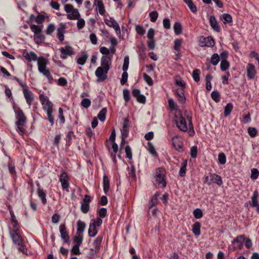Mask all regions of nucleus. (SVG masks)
Listing matches in <instances>:
<instances>
[{
	"label": "nucleus",
	"instance_id": "f257e3e1",
	"mask_svg": "<svg viewBox=\"0 0 259 259\" xmlns=\"http://www.w3.org/2000/svg\"><path fill=\"white\" fill-rule=\"evenodd\" d=\"M40 103L42 106L43 110L47 113V119L51 125L54 123V118L52 114L53 111V104L49 100L48 97L42 94L39 95Z\"/></svg>",
	"mask_w": 259,
	"mask_h": 259
},
{
	"label": "nucleus",
	"instance_id": "f03ea898",
	"mask_svg": "<svg viewBox=\"0 0 259 259\" xmlns=\"http://www.w3.org/2000/svg\"><path fill=\"white\" fill-rule=\"evenodd\" d=\"M13 109L15 114V118L17 121L15 122L17 125V131L20 132L21 135H23L25 132V130L23 127L24 126L26 121V117H25L23 111L16 105H13Z\"/></svg>",
	"mask_w": 259,
	"mask_h": 259
},
{
	"label": "nucleus",
	"instance_id": "7ed1b4c3",
	"mask_svg": "<svg viewBox=\"0 0 259 259\" xmlns=\"http://www.w3.org/2000/svg\"><path fill=\"white\" fill-rule=\"evenodd\" d=\"M36 61L38 71L46 76L50 82H51L53 78L49 69L47 68L49 63L48 60L44 57H39Z\"/></svg>",
	"mask_w": 259,
	"mask_h": 259
},
{
	"label": "nucleus",
	"instance_id": "20e7f679",
	"mask_svg": "<svg viewBox=\"0 0 259 259\" xmlns=\"http://www.w3.org/2000/svg\"><path fill=\"white\" fill-rule=\"evenodd\" d=\"M102 223L103 221L101 218L91 220L88 230V234L90 237H94L97 234L98 231L97 227L101 226Z\"/></svg>",
	"mask_w": 259,
	"mask_h": 259
},
{
	"label": "nucleus",
	"instance_id": "39448f33",
	"mask_svg": "<svg viewBox=\"0 0 259 259\" xmlns=\"http://www.w3.org/2000/svg\"><path fill=\"white\" fill-rule=\"evenodd\" d=\"M65 11L67 13V18L69 20L78 19L80 14L77 9H75L72 5L66 4L64 6Z\"/></svg>",
	"mask_w": 259,
	"mask_h": 259
},
{
	"label": "nucleus",
	"instance_id": "423d86ee",
	"mask_svg": "<svg viewBox=\"0 0 259 259\" xmlns=\"http://www.w3.org/2000/svg\"><path fill=\"white\" fill-rule=\"evenodd\" d=\"M187 117H189L187 116L186 117H185L182 115L176 116L175 121L177 127L182 132H186L188 131V125H187Z\"/></svg>",
	"mask_w": 259,
	"mask_h": 259
},
{
	"label": "nucleus",
	"instance_id": "0eeeda50",
	"mask_svg": "<svg viewBox=\"0 0 259 259\" xmlns=\"http://www.w3.org/2000/svg\"><path fill=\"white\" fill-rule=\"evenodd\" d=\"M105 24L110 27H112L115 30L117 35L120 34L121 30L120 26L117 21L113 17L105 18L104 19Z\"/></svg>",
	"mask_w": 259,
	"mask_h": 259
},
{
	"label": "nucleus",
	"instance_id": "6e6552de",
	"mask_svg": "<svg viewBox=\"0 0 259 259\" xmlns=\"http://www.w3.org/2000/svg\"><path fill=\"white\" fill-rule=\"evenodd\" d=\"M59 51L61 53L60 58L63 60L66 59L68 56H71L75 53L72 47L68 45L59 48Z\"/></svg>",
	"mask_w": 259,
	"mask_h": 259
},
{
	"label": "nucleus",
	"instance_id": "1a4fd4ad",
	"mask_svg": "<svg viewBox=\"0 0 259 259\" xmlns=\"http://www.w3.org/2000/svg\"><path fill=\"white\" fill-rule=\"evenodd\" d=\"M108 71L109 70L105 68L98 67L95 71V75L97 77V81L102 82L106 79Z\"/></svg>",
	"mask_w": 259,
	"mask_h": 259
},
{
	"label": "nucleus",
	"instance_id": "9d476101",
	"mask_svg": "<svg viewBox=\"0 0 259 259\" xmlns=\"http://www.w3.org/2000/svg\"><path fill=\"white\" fill-rule=\"evenodd\" d=\"M69 177L66 172H62L59 176V181L61 182L62 188L67 192H69Z\"/></svg>",
	"mask_w": 259,
	"mask_h": 259
},
{
	"label": "nucleus",
	"instance_id": "9b49d317",
	"mask_svg": "<svg viewBox=\"0 0 259 259\" xmlns=\"http://www.w3.org/2000/svg\"><path fill=\"white\" fill-rule=\"evenodd\" d=\"M156 181L158 184H161L162 187L164 188L166 185V182L165 179L164 172L162 168H159L156 172Z\"/></svg>",
	"mask_w": 259,
	"mask_h": 259
},
{
	"label": "nucleus",
	"instance_id": "f8f14e48",
	"mask_svg": "<svg viewBox=\"0 0 259 259\" xmlns=\"http://www.w3.org/2000/svg\"><path fill=\"white\" fill-rule=\"evenodd\" d=\"M59 232L61 234V237L64 242L67 244L70 245V240L65 224H61L60 225Z\"/></svg>",
	"mask_w": 259,
	"mask_h": 259
},
{
	"label": "nucleus",
	"instance_id": "ddd939ff",
	"mask_svg": "<svg viewBox=\"0 0 259 259\" xmlns=\"http://www.w3.org/2000/svg\"><path fill=\"white\" fill-rule=\"evenodd\" d=\"M112 56L104 55L101 58V67H103L107 70L110 69L111 65Z\"/></svg>",
	"mask_w": 259,
	"mask_h": 259
},
{
	"label": "nucleus",
	"instance_id": "4468645a",
	"mask_svg": "<svg viewBox=\"0 0 259 259\" xmlns=\"http://www.w3.org/2000/svg\"><path fill=\"white\" fill-rule=\"evenodd\" d=\"M257 74L255 67L251 63H248L246 66V75L248 79H254Z\"/></svg>",
	"mask_w": 259,
	"mask_h": 259
},
{
	"label": "nucleus",
	"instance_id": "2eb2a0df",
	"mask_svg": "<svg viewBox=\"0 0 259 259\" xmlns=\"http://www.w3.org/2000/svg\"><path fill=\"white\" fill-rule=\"evenodd\" d=\"M9 233L13 242L15 244L17 245L24 241L20 234V231H17V230H10Z\"/></svg>",
	"mask_w": 259,
	"mask_h": 259
},
{
	"label": "nucleus",
	"instance_id": "dca6fc26",
	"mask_svg": "<svg viewBox=\"0 0 259 259\" xmlns=\"http://www.w3.org/2000/svg\"><path fill=\"white\" fill-rule=\"evenodd\" d=\"M91 201V197L85 195L81 203V210L83 213H87L90 209V202Z\"/></svg>",
	"mask_w": 259,
	"mask_h": 259
},
{
	"label": "nucleus",
	"instance_id": "f3484780",
	"mask_svg": "<svg viewBox=\"0 0 259 259\" xmlns=\"http://www.w3.org/2000/svg\"><path fill=\"white\" fill-rule=\"evenodd\" d=\"M244 241V235H241L237 236L232 241L233 248L235 249H240L242 248Z\"/></svg>",
	"mask_w": 259,
	"mask_h": 259
},
{
	"label": "nucleus",
	"instance_id": "a211bd4d",
	"mask_svg": "<svg viewBox=\"0 0 259 259\" xmlns=\"http://www.w3.org/2000/svg\"><path fill=\"white\" fill-rule=\"evenodd\" d=\"M199 45L201 47H212L214 45V41L210 36L206 37L201 36L199 39Z\"/></svg>",
	"mask_w": 259,
	"mask_h": 259
},
{
	"label": "nucleus",
	"instance_id": "6ab92c4d",
	"mask_svg": "<svg viewBox=\"0 0 259 259\" xmlns=\"http://www.w3.org/2000/svg\"><path fill=\"white\" fill-rule=\"evenodd\" d=\"M130 124L128 118H124L122 127L121 130V138H126L129 133Z\"/></svg>",
	"mask_w": 259,
	"mask_h": 259
},
{
	"label": "nucleus",
	"instance_id": "aec40b11",
	"mask_svg": "<svg viewBox=\"0 0 259 259\" xmlns=\"http://www.w3.org/2000/svg\"><path fill=\"white\" fill-rule=\"evenodd\" d=\"M172 145L178 151H181L183 147V142L180 137L175 136L172 138Z\"/></svg>",
	"mask_w": 259,
	"mask_h": 259
},
{
	"label": "nucleus",
	"instance_id": "412c9836",
	"mask_svg": "<svg viewBox=\"0 0 259 259\" xmlns=\"http://www.w3.org/2000/svg\"><path fill=\"white\" fill-rule=\"evenodd\" d=\"M66 27V24L62 23L57 29V37L61 42L64 39V34L65 32Z\"/></svg>",
	"mask_w": 259,
	"mask_h": 259
},
{
	"label": "nucleus",
	"instance_id": "4be33fe9",
	"mask_svg": "<svg viewBox=\"0 0 259 259\" xmlns=\"http://www.w3.org/2000/svg\"><path fill=\"white\" fill-rule=\"evenodd\" d=\"M132 95L136 98L138 102L143 104L145 103L146 98L144 95L141 94L140 91L139 89H133L132 91Z\"/></svg>",
	"mask_w": 259,
	"mask_h": 259
},
{
	"label": "nucleus",
	"instance_id": "5701e85b",
	"mask_svg": "<svg viewBox=\"0 0 259 259\" xmlns=\"http://www.w3.org/2000/svg\"><path fill=\"white\" fill-rule=\"evenodd\" d=\"M23 57L29 62L37 61L38 59L36 54L32 52H27L25 51L23 53Z\"/></svg>",
	"mask_w": 259,
	"mask_h": 259
},
{
	"label": "nucleus",
	"instance_id": "b1692460",
	"mask_svg": "<svg viewBox=\"0 0 259 259\" xmlns=\"http://www.w3.org/2000/svg\"><path fill=\"white\" fill-rule=\"evenodd\" d=\"M177 95V100L179 103L183 104L186 101V98L184 95V90L182 88L177 89L175 91Z\"/></svg>",
	"mask_w": 259,
	"mask_h": 259
},
{
	"label": "nucleus",
	"instance_id": "393cba45",
	"mask_svg": "<svg viewBox=\"0 0 259 259\" xmlns=\"http://www.w3.org/2000/svg\"><path fill=\"white\" fill-rule=\"evenodd\" d=\"M23 93L27 104L30 106L33 100H34L33 94L30 90H28V88L25 89L24 91H23Z\"/></svg>",
	"mask_w": 259,
	"mask_h": 259
},
{
	"label": "nucleus",
	"instance_id": "a878e982",
	"mask_svg": "<svg viewBox=\"0 0 259 259\" xmlns=\"http://www.w3.org/2000/svg\"><path fill=\"white\" fill-rule=\"evenodd\" d=\"M103 237L102 236H98L94 241L93 245V248L91 250L95 253L98 252L101 247V244L102 241Z\"/></svg>",
	"mask_w": 259,
	"mask_h": 259
},
{
	"label": "nucleus",
	"instance_id": "bb28decb",
	"mask_svg": "<svg viewBox=\"0 0 259 259\" xmlns=\"http://www.w3.org/2000/svg\"><path fill=\"white\" fill-rule=\"evenodd\" d=\"M209 22L211 28L216 32L220 31V27L217 19L214 16H210L209 18Z\"/></svg>",
	"mask_w": 259,
	"mask_h": 259
},
{
	"label": "nucleus",
	"instance_id": "cd10ccee",
	"mask_svg": "<svg viewBox=\"0 0 259 259\" xmlns=\"http://www.w3.org/2000/svg\"><path fill=\"white\" fill-rule=\"evenodd\" d=\"M210 178L211 184L214 183L219 186H221L223 184L222 179L220 176L215 174H210Z\"/></svg>",
	"mask_w": 259,
	"mask_h": 259
},
{
	"label": "nucleus",
	"instance_id": "c85d7f7f",
	"mask_svg": "<svg viewBox=\"0 0 259 259\" xmlns=\"http://www.w3.org/2000/svg\"><path fill=\"white\" fill-rule=\"evenodd\" d=\"M37 186L38 187L37 191L38 196L41 199L42 203L43 204H46L47 203L46 193L42 189L40 188V185L38 183L37 184Z\"/></svg>",
	"mask_w": 259,
	"mask_h": 259
},
{
	"label": "nucleus",
	"instance_id": "c756f323",
	"mask_svg": "<svg viewBox=\"0 0 259 259\" xmlns=\"http://www.w3.org/2000/svg\"><path fill=\"white\" fill-rule=\"evenodd\" d=\"M88 58V54L86 51L82 52L81 55L77 58V63L80 65H83Z\"/></svg>",
	"mask_w": 259,
	"mask_h": 259
},
{
	"label": "nucleus",
	"instance_id": "7c9ffc66",
	"mask_svg": "<svg viewBox=\"0 0 259 259\" xmlns=\"http://www.w3.org/2000/svg\"><path fill=\"white\" fill-rule=\"evenodd\" d=\"M86 225L84 222L79 220L77 222V231L76 234L82 235L84 229L85 228Z\"/></svg>",
	"mask_w": 259,
	"mask_h": 259
},
{
	"label": "nucleus",
	"instance_id": "2f4dec72",
	"mask_svg": "<svg viewBox=\"0 0 259 259\" xmlns=\"http://www.w3.org/2000/svg\"><path fill=\"white\" fill-rule=\"evenodd\" d=\"M201 224L199 222H195L192 226V231L196 236L200 234Z\"/></svg>",
	"mask_w": 259,
	"mask_h": 259
},
{
	"label": "nucleus",
	"instance_id": "473e14b6",
	"mask_svg": "<svg viewBox=\"0 0 259 259\" xmlns=\"http://www.w3.org/2000/svg\"><path fill=\"white\" fill-rule=\"evenodd\" d=\"M103 189L105 193L106 194H107L109 190V186H110V182H109V179L108 177L106 175H104L103 176Z\"/></svg>",
	"mask_w": 259,
	"mask_h": 259
},
{
	"label": "nucleus",
	"instance_id": "72a5a7b5",
	"mask_svg": "<svg viewBox=\"0 0 259 259\" xmlns=\"http://www.w3.org/2000/svg\"><path fill=\"white\" fill-rule=\"evenodd\" d=\"M96 10L100 15H104L105 9L102 1L99 0L97 1Z\"/></svg>",
	"mask_w": 259,
	"mask_h": 259
},
{
	"label": "nucleus",
	"instance_id": "f704fd0d",
	"mask_svg": "<svg viewBox=\"0 0 259 259\" xmlns=\"http://www.w3.org/2000/svg\"><path fill=\"white\" fill-rule=\"evenodd\" d=\"M30 28L34 33V35L41 33L42 26L32 24L30 26Z\"/></svg>",
	"mask_w": 259,
	"mask_h": 259
},
{
	"label": "nucleus",
	"instance_id": "c9c22d12",
	"mask_svg": "<svg viewBox=\"0 0 259 259\" xmlns=\"http://www.w3.org/2000/svg\"><path fill=\"white\" fill-rule=\"evenodd\" d=\"M187 165V161L186 160H185L182 163V165H181V166L180 167L179 172V175L181 177H184L186 175Z\"/></svg>",
	"mask_w": 259,
	"mask_h": 259
},
{
	"label": "nucleus",
	"instance_id": "e433bc0d",
	"mask_svg": "<svg viewBox=\"0 0 259 259\" xmlns=\"http://www.w3.org/2000/svg\"><path fill=\"white\" fill-rule=\"evenodd\" d=\"M45 36L41 33L34 35V41L37 44L40 45L45 40Z\"/></svg>",
	"mask_w": 259,
	"mask_h": 259
},
{
	"label": "nucleus",
	"instance_id": "4c0bfd02",
	"mask_svg": "<svg viewBox=\"0 0 259 259\" xmlns=\"http://www.w3.org/2000/svg\"><path fill=\"white\" fill-rule=\"evenodd\" d=\"M159 195V194L157 192L154 194L151 198L150 201L149 202V208L150 209L152 207L155 206L157 204L158 199L157 197Z\"/></svg>",
	"mask_w": 259,
	"mask_h": 259
},
{
	"label": "nucleus",
	"instance_id": "58836bf2",
	"mask_svg": "<svg viewBox=\"0 0 259 259\" xmlns=\"http://www.w3.org/2000/svg\"><path fill=\"white\" fill-rule=\"evenodd\" d=\"M187 120L188 122V129L187 131L189 136H193L195 134V131L192 122V119L190 117H187Z\"/></svg>",
	"mask_w": 259,
	"mask_h": 259
},
{
	"label": "nucleus",
	"instance_id": "ea45409f",
	"mask_svg": "<svg viewBox=\"0 0 259 259\" xmlns=\"http://www.w3.org/2000/svg\"><path fill=\"white\" fill-rule=\"evenodd\" d=\"M83 240V235L81 234H76L73 237V242L75 243L74 245L76 246H80L82 244Z\"/></svg>",
	"mask_w": 259,
	"mask_h": 259
},
{
	"label": "nucleus",
	"instance_id": "a19ab883",
	"mask_svg": "<svg viewBox=\"0 0 259 259\" xmlns=\"http://www.w3.org/2000/svg\"><path fill=\"white\" fill-rule=\"evenodd\" d=\"M258 196V193L257 190L254 191L253 195L251 197V205L253 207H255L257 205V197Z\"/></svg>",
	"mask_w": 259,
	"mask_h": 259
},
{
	"label": "nucleus",
	"instance_id": "79ce46f5",
	"mask_svg": "<svg viewBox=\"0 0 259 259\" xmlns=\"http://www.w3.org/2000/svg\"><path fill=\"white\" fill-rule=\"evenodd\" d=\"M221 19L224 24L232 22V16L229 14H223L221 16Z\"/></svg>",
	"mask_w": 259,
	"mask_h": 259
},
{
	"label": "nucleus",
	"instance_id": "37998d69",
	"mask_svg": "<svg viewBox=\"0 0 259 259\" xmlns=\"http://www.w3.org/2000/svg\"><path fill=\"white\" fill-rule=\"evenodd\" d=\"M107 109L103 108L98 113V118L101 121H104L106 118Z\"/></svg>",
	"mask_w": 259,
	"mask_h": 259
},
{
	"label": "nucleus",
	"instance_id": "c03bdc74",
	"mask_svg": "<svg viewBox=\"0 0 259 259\" xmlns=\"http://www.w3.org/2000/svg\"><path fill=\"white\" fill-rule=\"evenodd\" d=\"M174 30L176 35H179L182 33V25L179 22H176L174 25Z\"/></svg>",
	"mask_w": 259,
	"mask_h": 259
},
{
	"label": "nucleus",
	"instance_id": "a18cd8bd",
	"mask_svg": "<svg viewBox=\"0 0 259 259\" xmlns=\"http://www.w3.org/2000/svg\"><path fill=\"white\" fill-rule=\"evenodd\" d=\"M233 109V105L231 103H228L224 109V116H228L231 112Z\"/></svg>",
	"mask_w": 259,
	"mask_h": 259
},
{
	"label": "nucleus",
	"instance_id": "49530a36",
	"mask_svg": "<svg viewBox=\"0 0 259 259\" xmlns=\"http://www.w3.org/2000/svg\"><path fill=\"white\" fill-rule=\"evenodd\" d=\"M30 18L32 19L34 18L36 22L38 24H41L45 20V16L43 15L39 14L36 17L34 15H31Z\"/></svg>",
	"mask_w": 259,
	"mask_h": 259
},
{
	"label": "nucleus",
	"instance_id": "de8ad7c7",
	"mask_svg": "<svg viewBox=\"0 0 259 259\" xmlns=\"http://www.w3.org/2000/svg\"><path fill=\"white\" fill-rule=\"evenodd\" d=\"M182 40L180 39H176L174 41V50L179 52L181 51Z\"/></svg>",
	"mask_w": 259,
	"mask_h": 259
},
{
	"label": "nucleus",
	"instance_id": "09e8293b",
	"mask_svg": "<svg viewBox=\"0 0 259 259\" xmlns=\"http://www.w3.org/2000/svg\"><path fill=\"white\" fill-rule=\"evenodd\" d=\"M220 61V58L218 54H213L211 57V63L213 65H217Z\"/></svg>",
	"mask_w": 259,
	"mask_h": 259
},
{
	"label": "nucleus",
	"instance_id": "8fccbe9b",
	"mask_svg": "<svg viewBox=\"0 0 259 259\" xmlns=\"http://www.w3.org/2000/svg\"><path fill=\"white\" fill-rule=\"evenodd\" d=\"M221 69L222 71L227 70L229 67V63L227 60H222L220 64Z\"/></svg>",
	"mask_w": 259,
	"mask_h": 259
},
{
	"label": "nucleus",
	"instance_id": "3c124183",
	"mask_svg": "<svg viewBox=\"0 0 259 259\" xmlns=\"http://www.w3.org/2000/svg\"><path fill=\"white\" fill-rule=\"evenodd\" d=\"M211 97L212 99L218 103L220 100V94L218 91H214L211 93Z\"/></svg>",
	"mask_w": 259,
	"mask_h": 259
},
{
	"label": "nucleus",
	"instance_id": "603ef678",
	"mask_svg": "<svg viewBox=\"0 0 259 259\" xmlns=\"http://www.w3.org/2000/svg\"><path fill=\"white\" fill-rule=\"evenodd\" d=\"M200 73V71L197 69H194L192 72V76H193V79L196 82L199 81L200 80V77H199Z\"/></svg>",
	"mask_w": 259,
	"mask_h": 259
},
{
	"label": "nucleus",
	"instance_id": "864d4df0",
	"mask_svg": "<svg viewBox=\"0 0 259 259\" xmlns=\"http://www.w3.org/2000/svg\"><path fill=\"white\" fill-rule=\"evenodd\" d=\"M81 105L85 108H89L91 104V100L88 98H83L81 102Z\"/></svg>",
	"mask_w": 259,
	"mask_h": 259
},
{
	"label": "nucleus",
	"instance_id": "5fc2aeb1",
	"mask_svg": "<svg viewBox=\"0 0 259 259\" xmlns=\"http://www.w3.org/2000/svg\"><path fill=\"white\" fill-rule=\"evenodd\" d=\"M193 214L194 217L199 219L202 217L203 213L202 210L200 208H196L193 211Z\"/></svg>",
	"mask_w": 259,
	"mask_h": 259
},
{
	"label": "nucleus",
	"instance_id": "6e6d98bb",
	"mask_svg": "<svg viewBox=\"0 0 259 259\" xmlns=\"http://www.w3.org/2000/svg\"><path fill=\"white\" fill-rule=\"evenodd\" d=\"M158 16V13L157 11H152L149 13V17L150 21L152 22H154L157 20Z\"/></svg>",
	"mask_w": 259,
	"mask_h": 259
},
{
	"label": "nucleus",
	"instance_id": "4d7b16f0",
	"mask_svg": "<svg viewBox=\"0 0 259 259\" xmlns=\"http://www.w3.org/2000/svg\"><path fill=\"white\" fill-rule=\"evenodd\" d=\"M143 78H144V80L146 82V83L149 85H153V80H152V78L149 75H148L146 73H143Z\"/></svg>",
	"mask_w": 259,
	"mask_h": 259
},
{
	"label": "nucleus",
	"instance_id": "13d9d810",
	"mask_svg": "<svg viewBox=\"0 0 259 259\" xmlns=\"http://www.w3.org/2000/svg\"><path fill=\"white\" fill-rule=\"evenodd\" d=\"M250 178L253 180H256L259 176V171L256 168H253L251 170Z\"/></svg>",
	"mask_w": 259,
	"mask_h": 259
},
{
	"label": "nucleus",
	"instance_id": "bf43d9fd",
	"mask_svg": "<svg viewBox=\"0 0 259 259\" xmlns=\"http://www.w3.org/2000/svg\"><path fill=\"white\" fill-rule=\"evenodd\" d=\"M147 149L150 154L152 155H156V152L155 151V148L154 146L152 144V143L148 142L147 144Z\"/></svg>",
	"mask_w": 259,
	"mask_h": 259
},
{
	"label": "nucleus",
	"instance_id": "052dcab7",
	"mask_svg": "<svg viewBox=\"0 0 259 259\" xmlns=\"http://www.w3.org/2000/svg\"><path fill=\"white\" fill-rule=\"evenodd\" d=\"M218 160L221 164H224L226 162V157L224 153H220L218 155Z\"/></svg>",
	"mask_w": 259,
	"mask_h": 259
},
{
	"label": "nucleus",
	"instance_id": "680f3d73",
	"mask_svg": "<svg viewBox=\"0 0 259 259\" xmlns=\"http://www.w3.org/2000/svg\"><path fill=\"white\" fill-rule=\"evenodd\" d=\"M128 78V73L126 71H123V72L122 74L121 78L120 80V83L122 85L124 84L127 80Z\"/></svg>",
	"mask_w": 259,
	"mask_h": 259
},
{
	"label": "nucleus",
	"instance_id": "e2e57ef3",
	"mask_svg": "<svg viewBox=\"0 0 259 259\" xmlns=\"http://www.w3.org/2000/svg\"><path fill=\"white\" fill-rule=\"evenodd\" d=\"M125 152L126 153V158L131 159L132 158V152L131 150V148L130 146L127 145L125 147Z\"/></svg>",
	"mask_w": 259,
	"mask_h": 259
},
{
	"label": "nucleus",
	"instance_id": "0e129e2a",
	"mask_svg": "<svg viewBox=\"0 0 259 259\" xmlns=\"http://www.w3.org/2000/svg\"><path fill=\"white\" fill-rule=\"evenodd\" d=\"M55 28V27L54 24H53L52 23L50 24L48 26L47 29L46 30V34L48 35H50L54 31Z\"/></svg>",
	"mask_w": 259,
	"mask_h": 259
},
{
	"label": "nucleus",
	"instance_id": "69168bd1",
	"mask_svg": "<svg viewBox=\"0 0 259 259\" xmlns=\"http://www.w3.org/2000/svg\"><path fill=\"white\" fill-rule=\"evenodd\" d=\"M190 155L193 158H195L197 155V147L194 146L191 147L190 150Z\"/></svg>",
	"mask_w": 259,
	"mask_h": 259
},
{
	"label": "nucleus",
	"instance_id": "338daca9",
	"mask_svg": "<svg viewBox=\"0 0 259 259\" xmlns=\"http://www.w3.org/2000/svg\"><path fill=\"white\" fill-rule=\"evenodd\" d=\"M129 65V58L128 56H125L124 58V62L122 66L123 71H127Z\"/></svg>",
	"mask_w": 259,
	"mask_h": 259
},
{
	"label": "nucleus",
	"instance_id": "774afa93",
	"mask_svg": "<svg viewBox=\"0 0 259 259\" xmlns=\"http://www.w3.org/2000/svg\"><path fill=\"white\" fill-rule=\"evenodd\" d=\"M136 31L137 33L140 35H143L145 33V30L144 28L139 25L136 26Z\"/></svg>",
	"mask_w": 259,
	"mask_h": 259
}]
</instances>
